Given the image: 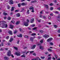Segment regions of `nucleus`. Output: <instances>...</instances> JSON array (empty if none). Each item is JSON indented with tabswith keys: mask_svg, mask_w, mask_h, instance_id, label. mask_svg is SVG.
I'll list each match as a JSON object with an SVG mask.
<instances>
[{
	"mask_svg": "<svg viewBox=\"0 0 60 60\" xmlns=\"http://www.w3.org/2000/svg\"><path fill=\"white\" fill-rule=\"evenodd\" d=\"M21 5L22 6H24L25 5H26V4L25 3L23 2L21 4Z\"/></svg>",
	"mask_w": 60,
	"mask_h": 60,
	"instance_id": "10",
	"label": "nucleus"
},
{
	"mask_svg": "<svg viewBox=\"0 0 60 60\" xmlns=\"http://www.w3.org/2000/svg\"><path fill=\"white\" fill-rule=\"evenodd\" d=\"M26 13L27 14H29V10H27Z\"/></svg>",
	"mask_w": 60,
	"mask_h": 60,
	"instance_id": "36",
	"label": "nucleus"
},
{
	"mask_svg": "<svg viewBox=\"0 0 60 60\" xmlns=\"http://www.w3.org/2000/svg\"><path fill=\"white\" fill-rule=\"evenodd\" d=\"M20 15V13H18L16 15Z\"/></svg>",
	"mask_w": 60,
	"mask_h": 60,
	"instance_id": "64",
	"label": "nucleus"
},
{
	"mask_svg": "<svg viewBox=\"0 0 60 60\" xmlns=\"http://www.w3.org/2000/svg\"><path fill=\"white\" fill-rule=\"evenodd\" d=\"M53 40V38H49V39H48L47 40V41L48 42H49V41H52Z\"/></svg>",
	"mask_w": 60,
	"mask_h": 60,
	"instance_id": "7",
	"label": "nucleus"
},
{
	"mask_svg": "<svg viewBox=\"0 0 60 60\" xmlns=\"http://www.w3.org/2000/svg\"><path fill=\"white\" fill-rule=\"evenodd\" d=\"M17 32H18V31H15L14 32V34H16V33H17Z\"/></svg>",
	"mask_w": 60,
	"mask_h": 60,
	"instance_id": "54",
	"label": "nucleus"
},
{
	"mask_svg": "<svg viewBox=\"0 0 60 60\" xmlns=\"http://www.w3.org/2000/svg\"><path fill=\"white\" fill-rule=\"evenodd\" d=\"M48 51H51L52 50V49H48Z\"/></svg>",
	"mask_w": 60,
	"mask_h": 60,
	"instance_id": "43",
	"label": "nucleus"
},
{
	"mask_svg": "<svg viewBox=\"0 0 60 60\" xmlns=\"http://www.w3.org/2000/svg\"><path fill=\"white\" fill-rule=\"evenodd\" d=\"M43 37H44V38H45V39H46V38H48L49 37V36L48 35L45 34V35H43Z\"/></svg>",
	"mask_w": 60,
	"mask_h": 60,
	"instance_id": "1",
	"label": "nucleus"
},
{
	"mask_svg": "<svg viewBox=\"0 0 60 60\" xmlns=\"http://www.w3.org/2000/svg\"><path fill=\"white\" fill-rule=\"evenodd\" d=\"M48 52H46L45 53V55H48Z\"/></svg>",
	"mask_w": 60,
	"mask_h": 60,
	"instance_id": "60",
	"label": "nucleus"
},
{
	"mask_svg": "<svg viewBox=\"0 0 60 60\" xmlns=\"http://www.w3.org/2000/svg\"><path fill=\"white\" fill-rule=\"evenodd\" d=\"M19 23H20V22L18 21L16 22V24L17 25H19Z\"/></svg>",
	"mask_w": 60,
	"mask_h": 60,
	"instance_id": "20",
	"label": "nucleus"
},
{
	"mask_svg": "<svg viewBox=\"0 0 60 60\" xmlns=\"http://www.w3.org/2000/svg\"><path fill=\"white\" fill-rule=\"evenodd\" d=\"M11 17L10 16H8V17L7 18V19L8 20H10V19H11Z\"/></svg>",
	"mask_w": 60,
	"mask_h": 60,
	"instance_id": "25",
	"label": "nucleus"
},
{
	"mask_svg": "<svg viewBox=\"0 0 60 60\" xmlns=\"http://www.w3.org/2000/svg\"><path fill=\"white\" fill-rule=\"evenodd\" d=\"M11 56L12 57V58H14V56L12 54L11 55Z\"/></svg>",
	"mask_w": 60,
	"mask_h": 60,
	"instance_id": "53",
	"label": "nucleus"
},
{
	"mask_svg": "<svg viewBox=\"0 0 60 60\" xmlns=\"http://www.w3.org/2000/svg\"><path fill=\"white\" fill-rule=\"evenodd\" d=\"M7 55L8 56H11V51L9 50L8 52Z\"/></svg>",
	"mask_w": 60,
	"mask_h": 60,
	"instance_id": "2",
	"label": "nucleus"
},
{
	"mask_svg": "<svg viewBox=\"0 0 60 60\" xmlns=\"http://www.w3.org/2000/svg\"><path fill=\"white\" fill-rule=\"evenodd\" d=\"M37 28V27H34V28H33L32 29L33 30H36V29Z\"/></svg>",
	"mask_w": 60,
	"mask_h": 60,
	"instance_id": "41",
	"label": "nucleus"
},
{
	"mask_svg": "<svg viewBox=\"0 0 60 60\" xmlns=\"http://www.w3.org/2000/svg\"><path fill=\"white\" fill-rule=\"evenodd\" d=\"M60 16H58L57 17V19H58V21H60V20H58V19H60Z\"/></svg>",
	"mask_w": 60,
	"mask_h": 60,
	"instance_id": "30",
	"label": "nucleus"
},
{
	"mask_svg": "<svg viewBox=\"0 0 60 60\" xmlns=\"http://www.w3.org/2000/svg\"><path fill=\"white\" fill-rule=\"evenodd\" d=\"M10 28H11L12 29H13V28L14 26L12 25H11L10 26Z\"/></svg>",
	"mask_w": 60,
	"mask_h": 60,
	"instance_id": "21",
	"label": "nucleus"
},
{
	"mask_svg": "<svg viewBox=\"0 0 60 60\" xmlns=\"http://www.w3.org/2000/svg\"><path fill=\"white\" fill-rule=\"evenodd\" d=\"M19 10H16L15 11V12H19Z\"/></svg>",
	"mask_w": 60,
	"mask_h": 60,
	"instance_id": "34",
	"label": "nucleus"
},
{
	"mask_svg": "<svg viewBox=\"0 0 60 60\" xmlns=\"http://www.w3.org/2000/svg\"><path fill=\"white\" fill-rule=\"evenodd\" d=\"M37 21H38V22H39V23H40V22H41V21L40 20H37Z\"/></svg>",
	"mask_w": 60,
	"mask_h": 60,
	"instance_id": "55",
	"label": "nucleus"
},
{
	"mask_svg": "<svg viewBox=\"0 0 60 60\" xmlns=\"http://www.w3.org/2000/svg\"><path fill=\"white\" fill-rule=\"evenodd\" d=\"M35 60H41L39 58V57H37L35 59Z\"/></svg>",
	"mask_w": 60,
	"mask_h": 60,
	"instance_id": "19",
	"label": "nucleus"
},
{
	"mask_svg": "<svg viewBox=\"0 0 60 60\" xmlns=\"http://www.w3.org/2000/svg\"><path fill=\"white\" fill-rule=\"evenodd\" d=\"M4 59L5 60H8L9 59V58L5 56L4 57Z\"/></svg>",
	"mask_w": 60,
	"mask_h": 60,
	"instance_id": "12",
	"label": "nucleus"
},
{
	"mask_svg": "<svg viewBox=\"0 0 60 60\" xmlns=\"http://www.w3.org/2000/svg\"><path fill=\"white\" fill-rule=\"evenodd\" d=\"M39 48L40 49H43V48L41 46H40Z\"/></svg>",
	"mask_w": 60,
	"mask_h": 60,
	"instance_id": "31",
	"label": "nucleus"
},
{
	"mask_svg": "<svg viewBox=\"0 0 60 60\" xmlns=\"http://www.w3.org/2000/svg\"><path fill=\"white\" fill-rule=\"evenodd\" d=\"M35 26L34 24H33L31 25V26H32V27H34Z\"/></svg>",
	"mask_w": 60,
	"mask_h": 60,
	"instance_id": "44",
	"label": "nucleus"
},
{
	"mask_svg": "<svg viewBox=\"0 0 60 60\" xmlns=\"http://www.w3.org/2000/svg\"><path fill=\"white\" fill-rule=\"evenodd\" d=\"M4 49H3V48H1V49H0V51H3Z\"/></svg>",
	"mask_w": 60,
	"mask_h": 60,
	"instance_id": "40",
	"label": "nucleus"
},
{
	"mask_svg": "<svg viewBox=\"0 0 60 60\" xmlns=\"http://www.w3.org/2000/svg\"><path fill=\"white\" fill-rule=\"evenodd\" d=\"M30 10H34V7L33 6L31 7H30V8H29Z\"/></svg>",
	"mask_w": 60,
	"mask_h": 60,
	"instance_id": "11",
	"label": "nucleus"
},
{
	"mask_svg": "<svg viewBox=\"0 0 60 60\" xmlns=\"http://www.w3.org/2000/svg\"><path fill=\"white\" fill-rule=\"evenodd\" d=\"M34 38L31 37L30 38V40H31L32 42H33V41H34Z\"/></svg>",
	"mask_w": 60,
	"mask_h": 60,
	"instance_id": "13",
	"label": "nucleus"
},
{
	"mask_svg": "<svg viewBox=\"0 0 60 60\" xmlns=\"http://www.w3.org/2000/svg\"><path fill=\"white\" fill-rule=\"evenodd\" d=\"M54 2H55V4H56V3H57V1L56 0L54 1Z\"/></svg>",
	"mask_w": 60,
	"mask_h": 60,
	"instance_id": "58",
	"label": "nucleus"
},
{
	"mask_svg": "<svg viewBox=\"0 0 60 60\" xmlns=\"http://www.w3.org/2000/svg\"><path fill=\"white\" fill-rule=\"evenodd\" d=\"M58 33H60V29L58 30Z\"/></svg>",
	"mask_w": 60,
	"mask_h": 60,
	"instance_id": "62",
	"label": "nucleus"
},
{
	"mask_svg": "<svg viewBox=\"0 0 60 60\" xmlns=\"http://www.w3.org/2000/svg\"><path fill=\"white\" fill-rule=\"evenodd\" d=\"M11 22L12 23H14V21H11Z\"/></svg>",
	"mask_w": 60,
	"mask_h": 60,
	"instance_id": "50",
	"label": "nucleus"
},
{
	"mask_svg": "<svg viewBox=\"0 0 60 60\" xmlns=\"http://www.w3.org/2000/svg\"><path fill=\"white\" fill-rule=\"evenodd\" d=\"M8 33L9 34H10V35H12V31L11 30H10L9 31H8Z\"/></svg>",
	"mask_w": 60,
	"mask_h": 60,
	"instance_id": "8",
	"label": "nucleus"
},
{
	"mask_svg": "<svg viewBox=\"0 0 60 60\" xmlns=\"http://www.w3.org/2000/svg\"><path fill=\"white\" fill-rule=\"evenodd\" d=\"M21 57H25L26 55H25V54H24L22 55L21 56Z\"/></svg>",
	"mask_w": 60,
	"mask_h": 60,
	"instance_id": "26",
	"label": "nucleus"
},
{
	"mask_svg": "<svg viewBox=\"0 0 60 60\" xmlns=\"http://www.w3.org/2000/svg\"><path fill=\"white\" fill-rule=\"evenodd\" d=\"M53 5V4H52V3H51L50 4V6H52Z\"/></svg>",
	"mask_w": 60,
	"mask_h": 60,
	"instance_id": "61",
	"label": "nucleus"
},
{
	"mask_svg": "<svg viewBox=\"0 0 60 60\" xmlns=\"http://www.w3.org/2000/svg\"><path fill=\"white\" fill-rule=\"evenodd\" d=\"M15 54L16 56H20V55H21V54L20 52H15Z\"/></svg>",
	"mask_w": 60,
	"mask_h": 60,
	"instance_id": "5",
	"label": "nucleus"
},
{
	"mask_svg": "<svg viewBox=\"0 0 60 60\" xmlns=\"http://www.w3.org/2000/svg\"><path fill=\"white\" fill-rule=\"evenodd\" d=\"M14 10V7H12L11 8V11H13Z\"/></svg>",
	"mask_w": 60,
	"mask_h": 60,
	"instance_id": "18",
	"label": "nucleus"
},
{
	"mask_svg": "<svg viewBox=\"0 0 60 60\" xmlns=\"http://www.w3.org/2000/svg\"><path fill=\"white\" fill-rule=\"evenodd\" d=\"M9 36H7L6 37V38L7 39H9Z\"/></svg>",
	"mask_w": 60,
	"mask_h": 60,
	"instance_id": "49",
	"label": "nucleus"
},
{
	"mask_svg": "<svg viewBox=\"0 0 60 60\" xmlns=\"http://www.w3.org/2000/svg\"><path fill=\"white\" fill-rule=\"evenodd\" d=\"M7 17L6 16L4 17V19H6Z\"/></svg>",
	"mask_w": 60,
	"mask_h": 60,
	"instance_id": "63",
	"label": "nucleus"
},
{
	"mask_svg": "<svg viewBox=\"0 0 60 60\" xmlns=\"http://www.w3.org/2000/svg\"><path fill=\"white\" fill-rule=\"evenodd\" d=\"M19 40L17 41V44H19Z\"/></svg>",
	"mask_w": 60,
	"mask_h": 60,
	"instance_id": "57",
	"label": "nucleus"
},
{
	"mask_svg": "<svg viewBox=\"0 0 60 60\" xmlns=\"http://www.w3.org/2000/svg\"><path fill=\"white\" fill-rule=\"evenodd\" d=\"M36 47V45H33L32 47H31V49H34Z\"/></svg>",
	"mask_w": 60,
	"mask_h": 60,
	"instance_id": "3",
	"label": "nucleus"
},
{
	"mask_svg": "<svg viewBox=\"0 0 60 60\" xmlns=\"http://www.w3.org/2000/svg\"><path fill=\"white\" fill-rule=\"evenodd\" d=\"M14 49H16V50H17V49H18V48L15 47H14Z\"/></svg>",
	"mask_w": 60,
	"mask_h": 60,
	"instance_id": "33",
	"label": "nucleus"
},
{
	"mask_svg": "<svg viewBox=\"0 0 60 60\" xmlns=\"http://www.w3.org/2000/svg\"><path fill=\"white\" fill-rule=\"evenodd\" d=\"M34 52V51H31L30 52V54H32V53H33Z\"/></svg>",
	"mask_w": 60,
	"mask_h": 60,
	"instance_id": "47",
	"label": "nucleus"
},
{
	"mask_svg": "<svg viewBox=\"0 0 60 60\" xmlns=\"http://www.w3.org/2000/svg\"><path fill=\"white\" fill-rule=\"evenodd\" d=\"M3 14L5 15H8V14L5 12H4L3 13Z\"/></svg>",
	"mask_w": 60,
	"mask_h": 60,
	"instance_id": "27",
	"label": "nucleus"
},
{
	"mask_svg": "<svg viewBox=\"0 0 60 60\" xmlns=\"http://www.w3.org/2000/svg\"><path fill=\"white\" fill-rule=\"evenodd\" d=\"M13 40V38H10V40H9V41L10 42H11Z\"/></svg>",
	"mask_w": 60,
	"mask_h": 60,
	"instance_id": "24",
	"label": "nucleus"
},
{
	"mask_svg": "<svg viewBox=\"0 0 60 60\" xmlns=\"http://www.w3.org/2000/svg\"><path fill=\"white\" fill-rule=\"evenodd\" d=\"M44 58H45V57H41V59H44Z\"/></svg>",
	"mask_w": 60,
	"mask_h": 60,
	"instance_id": "52",
	"label": "nucleus"
},
{
	"mask_svg": "<svg viewBox=\"0 0 60 60\" xmlns=\"http://www.w3.org/2000/svg\"><path fill=\"white\" fill-rule=\"evenodd\" d=\"M33 55H34V56H36V54L35 53H34L33 54Z\"/></svg>",
	"mask_w": 60,
	"mask_h": 60,
	"instance_id": "56",
	"label": "nucleus"
},
{
	"mask_svg": "<svg viewBox=\"0 0 60 60\" xmlns=\"http://www.w3.org/2000/svg\"><path fill=\"white\" fill-rule=\"evenodd\" d=\"M4 27H5V23H3L1 26V27L2 28H4Z\"/></svg>",
	"mask_w": 60,
	"mask_h": 60,
	"instance_id": "17",
	"label": "nucleus"
},
{
	"mask_svg": "<svg viewBox=\"0 0 60 60\" xmlns=\"http://www.w3.org/2000/svg\"><path fill=\"white\" fill-rule=\"evenodd\" d=\"M34 18H33L31 19L30 20V23H33L34 22Z\"/></svg>",
	"mask_w": 60,
	"mask_h": 60,
	"instance_id": "9",
	"label": "nucleus"
},
{
	"mask_svg": "<svg viewBox=\"0 0 60 60\" xmlns=\"http://www.w3.org/2000/svg\"><path fill=\"white\" fill-rule=\"evenodd\" d=\"M54 27L55 28H56L57 27V26L56 25H54Z\"/></svg>",
	"mask_w": 60,
	"mask_h": 60,
	"instance_id": "45",
	"label": "nucleus"
},
{
	"mask_svg": "<svg viewBox=\"0 0 60 60\" xmlns=\"http://www.w3.org/2000/svg\"><path fill=\"white\" fill-rule=\"evenodd\" d=\"M55 13H56V14H58L59 13V12L57 11L55 12Z\"/></svg>",
	"mask_w": 60,
	"mask_h": 60,
	"instance_id": "46",
	"label": "nucleus"
},
{
	"mask_svg": "<svg viewBox=\"0 0 60 60\" xmlns=\"http://www.w3.org/2000/svg\"><path fill=\"white\" fill-rule=\"evenodd\" d=\"M8 50V48H5V50Z\"/></svg>",
	"mask_w": 60,
	"mask_h": 60,
	"instance_id": "59",
	"label": "nucleus"
},
{
	"mask_svg": "<svg viewBox=\"0 0 60 60\" xmlns=\"http://www.w3.org/2000/svg\"><path fill=\"white\" fill-rule=\"evenodd\" d=\"M31 36H35V35H36V34L35 33H33L31 35Z\"/></svg>",
	"mask_w": 60,
	"mask_h": 60,
	"instance_id": "29",
	"label": "nucleus"
},
{
	"mask_svg": "<svg viewBox=\"0 0 60 60\" xmlns=\"http://www.w3.org/2000/svg\"><path fill=\"white\" fill-rule=\"evenodd\" d=\"M8 9H10V7L9 6H8Z\"/></svg>",
	"mask_w": 60,
	"mask_h": 60,
	"instance_id": "48",
	"label": "nucleus"
},
{
	"mask_svg": "<svg viewBox=\"0 0 60 60\" xmlns=\"http://www.w3.org/2000/svg\"><path fill=\"white\" fill-rule=\"evenodd\" d=\"M18 37H19L20 38H21L22 37V35L21 34H20L19 35H17Z\"/></svg>",
	"mask_w": 60,
	"mask_h": 60,
	"instance_id": "15",
	"label": "nucleus"
},
{
	"mask_svg": "<svg viewBox=\"0 0 60 60\" xmlns=\"http://www.w3.org/2000/svg\"><path fill=\"white\" fill-rule=\"evenodd\" d=\"M50 10L52 11V10H53V7H51V8H50Z\"/></svg>",
	"mask_w": 60,
	"mask_h": 60,
	"instance_id": "37",
	"label": "nucleus"
},
{
	"mask_svg": "<svg viewBox=\"0 0 60 60\" xmlns=\"http://www.w3.org/2000/svg\"><path fill=\"white\" fill-rule=\"evenodd\" d=\"M40 18H43V19H46V17L45 16H43L42 17V15H41L40 16Z\"/></svg>",
	"mask_w": 60,
	"mask_h": 60,
	"instance_id": "14",
	"label": "nucleus"
},
{
	"mask_svg": "<svg viewBox=\"0 0 60 60\" xmlns=\"http://www.w3.org/2000/svg\"><path fill=\"white\" fill-rule=\"evenodd\" d=\"M29 25V23L27 22H25L24 23V25L26 26H27Z\"/></svg>",
	"mask_w": 60,
	"mask_h": 60,
	"instance_id": "4",
	"label": "nucleus"
},
{
	"mask_svg": "<svg viewBox=\"0 0 60 60\" xmlns=\"http://www.w3.org/2000/svg\"><path fill=\"white\" fill-rule=\"evenodd\" d=\"M40 32H41V33H43L44 32L42 30H40Z\"/></svg>",
	"mask_w": 60,
	"mask_h": 60,
	"instance_id": "38",
	"label": "nucleus"
},
{
	"mask_svg": "<svg viewBox=\"0 0 60 60\" xmlns=\"http://www.w3.org/2000/svg\"><path fill=\"white\" fill-rule=\"evenodd\" d=\"M24 36L25 38H26L27 39H28L29 38V36H28L25 35Z\"/></svg>",
	"mask_w": 60,
	"mask_h": 60,
	"instance_id": "28",
	"label": "nucleus"
},
{
	"mask_svg": "<svg viewBox=\"0 0 60 60\" xmlns=\"http://www.w3.org/2000/svg\"><path fill=\"white\" fill-rule=\"evenodd\" d=\"M43 40H42L40 41V42L41 43H43Z\"/></svg>",
	"mask_w": 60,
	"mask_h": 60,
	"instance_id": "42",
	"label": "nucleus"
},
{
	"mask_svg": "<svg viewBox=\"0 0 60 60\" xmlns=\"http://www.w3.org/2000/svg\"><path fill=\"white\" fill-rule=\"evenodd\" d=\"M51 59V57H49V58H48V60H50Z\"/></svg>",
	"mask_w": 60,
	"mask_h": 60,
	"instance_id": "35",
	"label": "nucleus"
},
{
	"mask_svg": "<svg viewBox=\"0 0 60 60\" xmlns=\"http://www.w3.org/2000/svg\"><path fill=\"white\" fill-rule=\"evenodd\" d=\"M50 44L51 45H53V43L52 42L50 43Z\"/></svg>",
	"mask_w": 60,
	"mask_h": 60,
	"instance_id": "51",
	"label": "nucleus"
},
{
	"mask_svg": "<svg viewBox=\"0 0 60 60\" xmlns=\"http://www.w3.org/2000/svg\"><path fill=\"white\" fill-rule=\"evenodd\" d=\"M9 3H10L11 4H13L14 3L13 1L12 0H9Z\"/></svg>",
	"mask_w": 60,
	"mask_h": 60,
	"instance_id": "6",
	"label": "nucleus"
},
{
	"mask_svg": "<svg viewBox=\"0 0 60 60\" xmlns=\"http://www.w3.org/2000/svg\"><path fill=\"white\" fill-rule=\"evenodd\" d=\"M57 56H58L57 55H55V57L56 58V59H57V57H58Z\"/></svg>",
	"mask_w": 60,
	"mask_h": 60,
	"instance_id": "39",
	"label": "nucleus"
},
{
	"mask_svg": "<svg viewBox=\"0 0 60 60\" xmlns=\"http://www.w3.org/2000/svg\"><path fill=\"white\" fill-rule=\"evenodd\" d=\"M5 27L6 28H7V27H8V25L7 24H5Z\"/></svg>",
	"mask_w": 60,
	"mask_h": 60,
	"instance_id": "32",
	"label": "nucleus"
},
{
	"mask_svg": "<svg viewBox=\"0 0 60 60\" xmlns=\"http://www.w3.org/2000/svg\"><path fill=\"white\" fill-rule=\"evenodd\" d=\"M18 6L19 7H20L21 6V4L20 3L19 4H18Z\"/></svg>",
	"mask_w": 60,
	"mask_h": 60,
	"instance_id": "23",
	"label": "nucleus"
},
{
	"mask_svg": "<svg viewBox=\"0 0 60 60\" xmlns=\"http://www.w3.org/2000/svg\"><path fill=\"white\" fill-rule=\"evenodd\" d=\"M37 2V1L36 0H35L34 1H32L31 2V3H36Z\"/></svg>",
	"mask_w": 60,
	"mask_h": 60,
	"instance_id": "22",
	"label": "nucleus"
},
{
	"mask_svg": "<svg viewBox=\"0 0 60 60\" xmlns=\"http://www.w3.org/2000/svg\"><path fill=\"white\" fill-rule=\"evenodd\" d=\"M45 7H46V9L47 10H48L49 9V6H48V5H45Z\"/></svg>",
	"mask_w": 60,
	"mask_h": 60,
	"instance_id": "16",
	"label": "nucleus"
}]
</instances>
